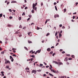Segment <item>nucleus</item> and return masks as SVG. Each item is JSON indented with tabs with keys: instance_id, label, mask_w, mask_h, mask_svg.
<instances>
[{
	"instance_id": "obj_1",
	"label": "nucleus",
	"mask_w": 78,
	"mask_h": 78,
	"mask_svg": "<svg viewBox=\"0 0 78 78\" xmlns=\"http://www.w3.org/2000/svg\"><path fill=\"white\" fill-rule=\"evenodd\" d=\"M37 3H36L35 4L33 3L32 5V8L33 9H34L35 11H36V10L37 9V7H35V6H37Z\"/></svg>"
},
{
	"instance_id": "obj_2",
	"label": "nucleus",
	"mask_w": 78,
	"mask_h": 78,
	"mask_svg": "<svg viewBox=\"0 0 78 78\" xmlns=\"http://www.w3.org/2000/svg\"><path fill=\"white\" fill-rule=\"evenodd\" d=\"M53 63H55L56 64H58V65H62V64H63L61 62H57L55 61H53Z\"/></svg>"
},
{
	"instance_id": "obj_3",
	"label": "nucleus",
	"mask_w": 78,
	"mask_h": 78,
	"mask_svg": "<svg viewBox=\"0 0 78 78\" xmlns=\"http://www.w3.org/2000/svg\"><path fill=\"white\" fill-rule=\"evenodd\" d=\"M8 63H9V64H11V62L8 60L6 61L5 62V64H8Z\"/></svg>"
},
{
	"instance_id": "obj_4",
	"label": "nucleus",
	"mask_w": 78,
	"mask_h": 78,
	"mask_svg": "<svg viewBox=\"0 0 78 78\" xmlns=\"http://www.w3.org/2000/svg\"><path fill=\"white\" fill-rule=\"evenodd\" d=\"M56 17H59V15H56L54 16L55 18H56Z\"/></svg>"
},
{
	"instance_id": "obj_5",
	"label": "nucleus",
	"mask_w": 78,
	"mask_h": 78,
	"mask_svg": "<svg viewBox=\"0 0 78 78\" xmlns=\"http://www.w3.org/2000/svg\"><path fill=\"white\" fill-rule=\"evenodd\" d=\"M37 72V71H36V70H33L32 71V73H34V72Z\"/></svg>"
},
{
	"instance_id": "obj_6",
	"label": "nucleus",
	"mask_w": 78,
	"mask_h": 78,
	"mask_svg": "<svg viewBox=\"0 0 78 78\" xmlns=\"http://www.w3.org/2000/svg\"><path fill=\"white\" fill-rule=\"evenodd\" d=\"M47 51H51V49L50 48H48L47 49Z\"/></svg>"
},
{
	"instance_id": "obj_7",
	"label": "nucleus",
	"mask_w": 78,
	"mask_h": 78,
	"mask_svg": "<svg viewBox=\"0 0 78 78\" xmlns=\"http://www.w3.org/2000/svg\"><path fill=\"white\" fill-rule=\"evenodd\" d=\"M28 43H29V44H32V41H31L30 40H28Z\"/></svg>"
},
{
	"instance_id": "obj_8",
	"label": "nucleus",
	"mask_w": 78,
	"mask_h": 78,
	"mask_svg": "<svg viewBox=\"0 0 78 78\" xmlns=\"http://www.w3.org/2000/svg\"><path fill=\"white\" fill-rule=\"evenodd\" d=\"M24 48H25V50H27V51H28V48H27L26 47H24Z\"/></svg>"
},
{
	"instance_id": "obj_9",
	"label": "nucleus",
	"mask_w": 78,
	"mask_h": 78,
	"mask_svg": "<svg viewBox=\"0 0 78 78\" xmlns=\"http://www.w3.org/2000/svg\"><path fill=\"white\" fill-rule=\"evenodd\" d=\"M67 60H68V58H67V57H66L64 59V61H67Z\"/></svg>"
},
{
	"instance_id": "obj_10",
	"label": "nucleus",
	"mask_w": 78,
	"mask_h": 78,
	"mask_svg": "<svg viewBox=\"0 0 78 78\" xmlns=\"http://www.w3.org/2000/svg\"><path fill=\"white\" fill-rule=\"evenodd\" d=\"M61 36H62V35L61 34H59V38H61Z\"/></svg>"
},
{
	"instance_id": "obj_11",
	"label": "nucleus",
	"mask_w": 78,
	"mask_h": 78,
	"mask_svg": "<svg viewBox=\"0 0 78 78\" xmlns=\"http://www.w3.org/2000/svg\"><path fill=\"white\" fill-rule=\"evenodd\" d=\"M41 51L40 50H38V51H36V52H37V53H39L40 52H41Z\"/></svg>"
},
{
	"instance_id": "obj_12",
	"label": "nucleus",
	"mask_w": 78,
	"mask_h": 78,
	"mask_svg": "<svg viewBox=\"0 0 78 78\" xmlns=\"http://www.w3.org/2000/svg\"><path fill=\"white\" fill-rule=\"evenodd\" d=\"M48 35H50V33H48L46 35V36H48Z\"/></svg>"
},
{
	"instance_id": "obj_13",
	"label": "nucleus",
	"mask_w": 78,
	"mask_h": 78,
	"mask_svg": "<svg viewBox=\"0 0 78 78\" xmlns=\"http://www.w3.org/2000/svg\"><path fill=\"white\" fill-rule=\"evenodd\" d=\"M16 3V1H12L11 2V3Z\"/></svg>"
},
{
	"instance_id": "obj_14",
	"label": "nucleus",
	"mask_w": 78,
	"mask_h": 78,
	"mask_svg": "<svg viewBox=\"0 0 78 78\" xmlns=\"http://www.w3.org/2000/svg\"><path fill=\"white\" fill-rule=\"evenodd\" d=\"M66 10H67V9H65L63 10V11H64V12H66Z\"/></svg>"
},
{
	"instance_id": "obj_15",
	"label": "nucleus",
	"mask_w": 78,
	"mask_h": 78,
	"mask_svg": "<svg viewBox=\"0 0 78 78\" xmlns=\"http://www.w3.org/2000/svg\"><path fill=\"white\" fill-rule=\"evenodd\" d=\"M71 57L73 58H75V55H72L71 56Z\"/></svg>"
},
{
	"instance_id": "obj_16",
	"label": "nucleus",
	"mask_w": 78,
	"mask_h": 78,
	"mask_svg": "<svg viewBox=\"0 0 78 78\" xmlns=\"http://www.w3.org/2000/svg\"><path fill=\"white\" fill-rule=\"evenodd\" d=\"M37 72H41L42 70L41 69H39L37 70Z\"/></svg>"
},
{
	"instance_id": "obj_17",
	"label": "nucleus",
	"mask_w": 78,
	"mask_h": 78,
	"mask_svg": "<svg viewBox=\"0 0 78 78\" xmlns=\"http://www.w3.org/2000/svg\"><path fill=\"white\" fill-rule=\"evenodd\" d=\"M47 22H48V20H46L45 22V24H47Z\"/></svg>"
},
{
	"instance_id": "obj_18",
	"label": "nucleus",
	"mask_w": 78,
	"mask_h": 78,
	"mask_svg": "<svg viewBox=\"0 0 78 78\" xmlns=\"http://www.w3.org/2000/svg\"><path fill=\"white\" fill-rule=\"evenodd\" d=\"M49 75L50 76H53V75H52L50 73H49Z\"/></svg>"
},
{
	"instance_id": "obj_19",
	"label": "nucleus",
	"mask_w": 78,
	"mask_h": 78,
	"mask_svg": "<svg viewBox=\"0 0 78 78\" xmlns=\"http://www.w3.org/2000/svg\"><path fill=\"white\" fill-rule=\"evenodd\" d=\"M25 12H23V13L22 14V16H25Z\"/></svg>"
},
{
	"instance_id": "obj_20",
	"label": "nucleus",
	"mask_w": 78,
	"mask_h": 78,
	"mask_svg": "<svg viewBox=\"0 0 78 78\" xmlns=\"http://www.w3.org/2000/svg\"><path fill=\"white\" fill-rule=\"evenodd\" d=\"M3 16V14H0V17H2Z\"/></svg>"
},
{
	"instance_id": "obj_21",
	"label": "nucleus",
	"mask_w": 78,
	"mask_h": 78,
	"mask_svg": "<svg viewBox=\"0 0 78 78\" xmlns=\"http://www.w3.org/2000/svg\"><path fill=\"white\" fill-rule=\"evenodd\" d=\"M11 60L12 62H13V61H14V58H12L11 59Z\"/></svg>"
},
{
	"instance_id": "obj_22",
	"label": "nucleus",
	"mask_w": 78,
	"mask_h": 78,
	"mask_svg": "<svg viewBox=\"0 0 78 78\" xmlns=\"http://www.w3.org/2000/svg\"><path fill=\"white\" fill-rule=\"evenodd\" d=\"M55 8L56 11H58V9H57V7H56V6H55Z\"/></svg>"
},
{
	"instance_id": "obj_23",
	"label": "nucleus",
	"mask_w": 78,
	"mask_h": 78,
	"mask_svg": "<svg viewBox=\"0 0 78 78\" xmlns=\"http://www.w3.org/2000/svg\"><path fill=\"white\" fill-rule=\"evenodd\" d=\"M9 67V66H6L5 67V68H6V69H8Z\"/></svg>"
},
{
	"instance_id": "obj_24",
	"label": "nucleus",
	"mask_w": 78,
	"mask_h": 78,
	"mask_svg": "<svg viewBox=\"0 0 78 78\" xmlns=\"http://www.w3.org/2000/svg\"><path fill=\"white\" fill-rule=\"evenodd\" d=\"M13 58H12V56H10V59H12Z\"/></svg>"
},
{
	"instance_id": "obj_25",
	"label": "nucleus",
	"mask_w": 78,
	"mask_h": 78,
	"mask_svg": "<svg viewBox=\"0 0 78 78\" xmlns=\"http://www.w3.org/2000/svg\"><path fill=\"white\" fill-rule=\"evenodd\" d=\"M30 56L31 57H33V58H34V55H30Z\"/></svg>"
},
{
	"instance_id": "obj_26",
	"label": "nucleus",
	"mask_w": 78,
	"mask_h": 78,
	"mask_svg": "<svg viewBox=\"0 0 78 78\" xmlns=\"http://www.w3.org/2000/svg\"><path fill=\"white\" fill-rule=\"evenodd\" d=\"M54 72V73H57V72H56V71H54V70H53V72Z\"/></svg>"
},
{
	"instance_id": "obj_27",
	"label": "nucleus",
	"mask_w": 78,
	"mask_h": 78,
	"mask_svg": "<svg viewBox=\"0 0 78 78\" xmlns=\"http://www.w3.org/2000/svg\"><path fill=\"white\" fill-rule=\"evenodd\" d=\"M34 11L33 9L31 11V12H32V13H34Z\"/></svg>"
},
{
	"instance_id": "obj_28",
	"label": "nucleus",
	"mask_w": 78,
	"mask_h": 78,
	"mask_svg": "<svg viewBox=\"0 0 78 78\" xmlns=\"http://www.w3.org/2000/svg\"><path fill=\"white\" fill-rule=\"evenodd\" d=\"M40 29V28L38 27H37V30H39Z\"/></svg>"
},
{
	"instance_id": "obj_29",
	"label": "nucleus",
	"mask_w": 78,
	"mask_h": 78,
	"mask_svg": "<svg viewBox=\"0 0 78 78\" xmlns=\"http://www.w3.org/2000/svg\"><path fill=\"white\" fill-rule=\"evenodd\" d=\"M57 34H58V32H56V33H55V36H57Z\"/></svg>"
},
{
	"instance_id": "obj_30",
	"label": "nucleus",
	"mask_w": 78,
	"mask_h": 78,
	"mask_svg": "<svg viewBox=\"0 0 78 78\" xmlns=\"http://www.w3.org/2000/svg\"><path fill=\"white\" fill-rule=\"evenodd\" d=\"M69 60H72V58H68Z\"/></svg>"
},
{
	"instance_id": "obj_31",
	"label": "nucleus",
	"mask_w": 78,
	"mask_h": 78,
	"mask_svg": "<svg viewBox=\"0 0 78 78\" xmlns=\"http://www.w3.org/2000/svg\"><path fill=\"white\" fill-rule=\"evenodd\" d=\"M53 51H51L50 52V54H53Z\"/></svg>"
},
{
	"instance_id": "obj_32",
	"label": "nucleus",
	"mask_w": 78,
	"mask_h": 78,
	"mask_svg": "<svg viewBox=\"0 0 78 78\" xmlns=\"http://www.w3.org/2000/svg\"><path fill=\"white\" fill-rule=\"evenodd\" d=\"M9 19H12V16L9 17Z\"/></svg>"
},
{
	"instance_id": "obj_33",
	"label": "nucleus",
	"mask_w": 78,
	"mask_h": 78,
	"mask_svg": "<svg viewBox=\"0 0 78 78\" xmlns=\"http://www.w3.org/2000/svg\"><path fill=\"white\" fill-rule=\"evenodd\" d=\"M55 55H56V53H54L52 54V56H55Z\"/></svg>"
},
{
	"instance_id": "obj_34",
	"label": "nucleus",
	"mask_w": 78,
	"mask_h": 78,
	"mask_svg": "<svg viewBox=\"0 0 78 78\" xmlns=\"http://www.w3.org/2000/svg\"><path fill=\"white\" fill-rule=\"evenodd\" d=\"M66 53L65 51H63L62 52V54H64V53Z\"/></svg>"
},
{
	"instance_id": "obj_35",
	"label": "nucleus",
	"mask_w": 78,
	"mask_h": 78,
	"mask_svg": "<svg viewBox=\"0 0 78 78\" xmlns=\"http://www.w3.org/2000/svg\"><path fill=\"white\" fill-rule=\"evenodd\" d=\"M56 4H57V3L56 2H55L54 3V5H56Z\"/></svg>"
},
{
	"instance_id": "obj_36",
	"label": "nucleus",
	"mask_w": 78,
	"mask_h": 78,
	"mask_svg": "<svg viewBox=\"0 0 78 78\" xmlns=\"http://www.w3.org/2000/svg\"><path fill=\"white\" fill-rule=\"evenodd\" d=\"M28 16L29 17H30V18L31 17H32V16L31 15H29Z\"/></svg>"
},
{
	"instance_id": "obj_37",
	"label": "nucleus",
	"mask_w": 78,
	"mask_h": 78,
	"mask_svg": "<svg viewBox=\"0 0 78 78\" xmlns=\"http://www.w3.org/2000/svg\"><path fill=\"white\" fill-rule=\"evenodd\" d=\"M21 17H20L19 18V19L20 20H21Z\"/></svg>"
},
{
	"instance_id": "obj_38",
	"label": "nucleus",
	"mask_w": 78,
	"mask_h": 78,
	"mask_svg": "<svg viewBox=\"0 0 78 78\" xmlns=\"http://www.w3.org/2000/svg\"><path fill=\"white\" fill-rule=\"evenodd\" d=\"M22 25H20L19 26V28H22Z\"/></svg>"
},
{
	"instance_id": "obj_39",
	"label": "nucleus",
	"mask_w": 78,
	"mask_h": 78,
	"mask_svg": "<svg viewBox=\"0 0 78 78\" xmlns=\"http://www.w3.org/2000/svg\"><path fill=\"white\" fill-rule=\"evenodd\" d=\"M28 9V7H25V9Z\"/></svg>"
},
{
	"instance_id": "obj_40",
	"label": "nucleus",
	"mask_w": 78,
	"mask_h": 78,
	"mask_svg": "<svg viewBox=\"0 0 78 78\" xmlns=\"http://www.w3.org/2000/svg\"><path fill=\"white\" fill-rule=\"evenodd\" d=\"M62 24H60L59 25L60 27H62Z\"/></svg>"
},
{
	"instance_id": "obj_41",
	"label": "nucleus",
	"mask_w": 78,
	"mask_h": 78,
	"mask_svg": "<svg viewBox=\"0 0 78 78\" xmlns=\"http://www.w3.org/2000/svg\"><path fill=\"white\" fill-rule=\"evenodd\" d=\"M55 48V46H52L51 47V48Z\"/></svg>"
},
{
	"instance_id": "obj_42",
	"label": "nucleus",
	"mask_w": 78,
	"mask_h": 78,
	"mask_svg": "<svg viewBox=\"0 0 78 78\" xmlns=\"http://www.w3.org/2000/svg\"><path fill=\"white\" fill-rule=\"evenodd\" d=\"M30 20V18H28L27 20V21H28V20Z\"/></svg>"
},
{
	"instance_id": "obj_43",
	"label": "nucleus",
	"mask_w": 78,
	"mask_h": 78,
	"mask_svg": "<svg viewBox=\"0 0 78 78\" xmlns=\"http://www.w3.org/2000/svg\"><path fill=\"white\" fill-rule=\"evenodd\" d=\"M33 58H30V61H33Z\"/></svg>"
},
{
	"instance_id": "obj_44",
	"label": "nucleus",
	"mask_w": 78,
	"mask_h": 78,
	"mask_svg": "<svg viewBox=\"0 0 78 78\" xmlns=\"http://www.w3.org/2000/svg\"><path fill=\"white\" fill-rule=\"evenodd\" d=\"M40 66H43V64H40Z\"/></svg>"
},
{
	"instance_id": "obj_45",
	"label": "nucleus",
	"mask_w": 78,
	"mask_h": 78,
	"mask_svg": "<svg viewBox=\"0 0 78 78\" xmlns=\"http://www.w3.org/2000/svg\"><path fill=\"white\" fill-rule=\"evenodd\" d=\"M70 54H67L66 55V56H70Z\"/></svg>"
},
{
	"instance_id": "obj_46",
	"label": "nucleus",
	"mask_w": 78,
	"mask_h": 78,
	"mask_svg": "<svg viewBox=\"0 0 78 78\" xmlns=\"http://www.w3.org/2000/svg\"><path fill=\"white\" fill-rule=\"evenodd\" d=\"M75 18V16H73V19H74Z\"/></svg>"
},
{
	"instance_id": "obj_47",
	"label": "nucleus",
	"mask_w": 78,
	"mask_h": 78,
	"mask_svg": "<svg viewBox=\"0 0 78 78\" xmlns=\"http://www.w3.org/2000/svg\"><path fill=\"white\" fill-rule=\"evenodd\" d=\"M49 69H50V70H51V72H52V69H51V67H50Z\"/></svg>"
},
{
	"instance_id": "obj_48",
	"label": "nucleus",
	"mask_w": 78,
	"mask_h": 78,
	"mask_svg": "<svg viewBox=\"0 0 78 78\" xmlns=\"http://www.w3.org/2000/svg\"><path fill=\"white\" fill-rule=\"evenodd\" d=\"M62 29H64L65 28V27L63 26L62 27Z\"/></svg>"
},
{
	"instance_id": "obj_49",
	"label": "nucleus",
	"mask_w": 78,
	"mask_h": 78,
	"mask_svg": "<svg viewBox=\"0 0 78 78\" xmlns=\"http://www.w3.org/2000/svg\"><path fill=\"white\" fill-rule=\"evenodd\" d=\"M9 4V2H8L7 3V5H8Z\"/></svg>"
},
{
	"instance_id": "obj_50",
	"label": "nucleus",
	"mask_w": 78,
	"mask_h": 78,
	"mask_svg": "<svg viewBox=\"0 0 78 78\" xmlns=\"http://www.w3.org/2000/svg\"><path fill=\"white\" fill-rule=\"evenodd\" d=\"M1 73L2 74H3V73H4V72H3V71H2L1 72Z\"/></svg>"
},
{
	"instance_id": "obj_51",
	"label": "nucleus",
	"mask_w": 78,
	"mask_h": 78,
	"mask_svg": "<svg viewBox=\"0 0 78 78\" xmlns=\"http://www.w3.org/2000/svg\"><path fill=\"white\" fill-rule=\"evenodd\" d=\"M9 11L10 12H12V11H11V9H9Z\"/></svg>"
},
{
	"instance_id": "obj_52",
	"label": "nucleus",
	"mask_w": 78,
	"mask_h": 78,
	"mask_svg": "<svg viewBox=\"0 0 78 78\" xmlns=\"http://www.w3.org/2000/svg\"><path fill=\"white\" fill-rule=\"evenodd\" d=\"M58 44H59L58 43H57L56 44V46H57V45H58Z\"/></svg>"
},
{
	"instance_id": "obj_53",
	"label": "nucleus",
	"mask_w": 78,
	"mask_h": 78,
	"mask_svg": "<svg viewBox=\"0 0 78 78\" xmlns=\"http://www.w3.org/2000/svg\"><path fill=\"white\" fill-rule=\"evenodd\" d=\"M78 4V2H76V6H77V4Z\"/></svg>"
},
{
	"instance_id": "obj_54",
	"label": "nucleus",
	"mask_w": 78,
	"mask_h": 78,
	"mask_svg": "<svg viewBox=\"0 0 78 78\" xmlns=\"http://www.w3.org/2000/svg\"><path fill=\"white\" fill-rule=\"evenodd\" d=\"M46 75H47L44 74L43 75V76H46Z\"/></svg>"
},
{
	"instance_id": "obj_55",
	"label": "nucleus",
	"mask_w": 78,
	"mask_h": 78,
	"mask_svg": "<svg viewBox=\"0 0 78 78\" xmlns=\"http://www.w3.org/2000/svg\"><path fill=\"white\" fill-rule=\"evenodd\" d=\"M1 54L3 55L4 54V52H1Z\"/></svg>"
},
{
	"instance_id": "obj_56",
	"label": "nucleus",
	"mask_w": 78,
	"mask_h": 78,
	"mask_svg": "<svg viewBox=\"0 0 78 78\" xmlns=\"http://www.w3.org/2000/svg\"><path fill=\"white\" fill-rule=\"evenodd\" d=\"M66 64H67V65H69V62H67Z\"/></svg>"
},
{
	"instance_id": "obj_57",
	"label": "nucleus",
	"mask_w": 78,
	"mask_h": 78,
	"mask_svg": "<svg viewBox=\"0 0 78 78\" xmlns=\"http://www.w3.org/2000/svg\"><path fill=\"white\" fill-rule=\"evenodd\" d=\"M12 56H15V57H16V55H12Z\"/></svg>"
},
{
	"instance_id": "obj_58",
	"label": "nucleus",
	"mask_w": 78,
	"mask_h": 78,
	"mask_svg": "<svg viewBox=\"0 0 78 78\" xmlns=\"http://www.w3.org/2000/svg\"><path fill=\"white\" fill-rule=\"evenodd\" d=\"M35 53V51L32 52V54H33V53Z\"/></svg>"
},
{
	"instance_id": "obj_59",
	"label": "nucleus",
	"mask_w": 78,
	"mask_h": 78,
	"mask_svg": "<svg viewBox=\"0 0 78 78\" xmlns=\"http://www.w3.org/2000/svg\"><path fill=\"white\" fill-rule=\"evenodd\" d=\"M63 50L62 49H60V51H62Z\"/></svg>"
},
{
	"instance_id": "obj_60",
	"label": "nucleus",
	"mask_w": 78,
	"mask_h": 78,
	"mask_svg": "<svg viewBox=\"0 0 78 78\" xmlns=\"http://www.w3.org/2000/svg\"><path fill=\"white\" fill-rule=\"evenodd\" d=\"M12 50H13V51L15 50V48H12Z\"/></svg>"
},
{
	"instance_id": "obj_61",
	"label": "nucleus",
	"mask_w": 78,
	"mask_h": 78,
	"mask_svg": "<svg viewBox=\"0 0 78 78\" xmlns=\"http://www.w3.org/2000/svg\"><path fill=\"white\" fill-rule=\"evenodd\" d=\"M44 40H43V41H42V43H44Z\"/></svg>"
},
{
	"instance_id": "obj_62",
	"label": "nucleus",
	"mask_w": 78,
	"mask_h": 78,
	"mask_svg": "<svg viewBox=\"0 0 78 78\" xmlns=\"http://www.w3.org/2000/svg\"><path fill=\"white\" fill-rule=\"evenodd\" d=\"M46 68H48V67H49V66H46Z\"/></svg>"
},
{
	"instance_id": "obj_63",
	"label": "nucleus",
	"mask_w": 78,
	"mask_h": 78,
	"mask_svg": "<svg viewBox=\"0 0 78 78\" xmlns=\"http://www.w3.org/2000/svg\"><path fill=\"white\" fill-rule=\"evenodd\" d=\"M44 64H45V65H47L46 63H45V62H44Z\"/></svg>"
},
{
	"instance_id": "obj_64",
	"label": "nucleus",
	"mask_w": 78,
	"mask_h": 78,
	"mask_svg": "<svg viewBox=\"0 0 78 78\" xmlns=\"http://www.w3.org/2000/svg\"><path fill=\"white\" fill-rule=\"evenodd\" d=\"M0 43L1 44H2V41H0Z\"/></svg>"
}]
</instances>
